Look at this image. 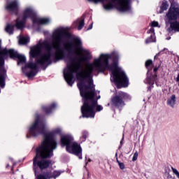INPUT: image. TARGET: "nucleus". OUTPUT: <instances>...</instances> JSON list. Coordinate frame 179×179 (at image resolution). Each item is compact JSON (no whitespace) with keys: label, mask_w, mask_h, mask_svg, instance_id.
<instances>
[{"label":"nucleus","mask_w":179,"mask_h":179,"mask_svg":"<svg viewBox=\"0 0 179 179\" xmlns=\"http://www.w3.org/2000/svg\"><path fill=\"white\" fill-rule=\"evenodd\" d=\"M115 157H116V159H118V152L115 153Z\"/></svg>","instance_id":"a18cd8bd"},{"label":"nucleus","mask_w":179,"mask_h":179,"mask_svg":"<svg viewBox=\"0 0 179 179\" xmlns=\"http://www.w3.org/2000/svg\"><path fill=\"white\" fill-rule=\"evenodd\" d=\"M169 1H170L171 3V2H174V0H169Z\"/></svg>","instance_id":"8fccbe9b"},{"label":"nucleus","mask_w":179,"mask_h":179,"mask_svg":"<svg viewBox=\"0 0 179 179\" xmlns=\"http://www.w3.org/2000/svg\"><path fill=\"white\" fill-rule=\"evenodd\" d=\"M15 24H12L10 23H8L5 27V31L9 36H12L15 33Z\"/></svg>","instance_id":"a211bd4d"},{"label":"nucleus","mask_w":179,"mask_h":179,"mask_svg":"<svg viewBox=\"0 0 179 179\" xmlns=\"http://www.w3.org/2000/svg\"><path fill=\"white\" fill-rule=\"evenodd\" d=\"M169 9V2L166 0H163L162 5L160 6L161 12L160 13H162V12H164V10H167Z\"/></svg>","instance_id":"4be33fe9"},{"label":"nucleus","mask_w":179,"mask_h":179,"mask_svg":"<svg viewBox=\"0 0 179 179\" xmlns=\"http://www.w3.org/2000/svg\"><path fill=\"white\" fill-rule=\"evenodd\" d=\"M27 22L23 17L20 20V18L17 17L15 20L14 26L16 27L17 30H23L24 27H26V22Z\"/></svg>","instance_id":"2eb2a0df"},{"label":"nucleus","mask_w":179,"mask_h":179,"mask_svg":"<svg viewBox=\"0 0 179 179\" xmlns=\"http://www.w3.org/2000/svg\"><path fill=\"white\" fill-rule=\"evenodd\" d=\"M8 55H0V66H3L5 65V59L3 57H6Z\"/></svg>","instance_id":"bb28decb"},{"label":"nucleus","mask_w":179,"mask_h":179,"mask_svg":"<svg viewBox=\"0 0 179 179\" xmlns=\"http://www.w3.org/2000/svg\"><path fill=\"white\" fill-rule=\"evenodd\" d=\"M119 166L121 170H124V169H125V164H124V163L122 162H119Z\"/></svg>","instance_id":"c9c22d12"},{"label":"nucleus","mask_w":179,"mask_h":179,"mask_svg":"<svg viewBox=\"0 0 179 179\" xmlns=\"http://www.w3.org/2000/svg\"><path fill=\"white\" fill-rule=\"evenodd\" d=\"M167 170H168V171H167ZM169 171H170V168H166V173H167V178L171 179V178H173V176H171V175H170V173H169Z\"/></svg>","instance_id":"473e14b6"},{"label":"nucleus","mask_w":179,"mask_h":179,"mask_svg":"<svg viewBox=\"0 0 179 179\" xmlns=\"http://www.w3.org/2000/svg\"><path fill=\"white\" fill-rule=\"evenodd\" d=\"M170 38H171V37H169V38H167V40H170Z\"/></svg>","instance_id":"603ef678"},{"label":"nucleus","mask_w":179,"mask_h":179,"mask_svg":"<svg viewBox=\"0 0 179 179\" xmlns=\"http://www.w3.org/2000/svg\"><path fill=\"white\" fill-rule=\"evenodd\" d=\"M147 33L148 34H151L150 37H148L145 40V44H149L150 43H155L156 42V36H155V28L151 27Z\"/></svg>","instance_id":"f3484780"},{"label":"nucleus","mask_w":179,"mask_h":179,"mask_svg":"<svg viewBox=\"0 0 179 179\" xmlns=\"http://www.w3.org/2000/svg\"><path fill=\"white\" fill-rule=\"evenodd\" d=\"M131 99V96L126 92L120 91L111 99V103L113 107L118 108L120 111L125 106V100Z\"/></svg>","instance_id":"9d476101"},{"label":"nucleus","mask_w":179,"mask_h":179,"mask_svg":"<svg viewBox=\"0 0 179 179\" xmlns=\"http://www.w3.org/2000/svg\"><path fill=\"white\" fill-rule=\"evenodd\" d=\"M153 65V61L152 59H148L145 62V68L148 69V71H150L152 69H149L150 66H152Z\"/></svg>","instance_id":"393cba45"},{"label":"nucleus","mask_w":179,"mask_h":179,"mask_svg":"<svg viewBox=\"0 0 179 179\" xmlns=\"http://www.w3.org/2000/svg\"><path fill=\"white\" fill-rule=\"evenodd\" d=\"M113 3H116L117 10L119 12H128L131 10L129 0H111Z\"/></svg>","instance_id":"f8f14e48"},{"label":"nucleus","mask_w":179,"mask_h":179,"mask_svg":"<svg viewBox=\"0 0 179 179\" xmlns=\"http://www.w3.org/2000/svg\"><path fill=\"white\" fill-rule=\"evenodd\" d=\"M8 167H9V164H8L6 165V169H8Z\"/></svg>","instance_id":"de8ad7c7"},{"label":"nucleus","mask_w":179,"mask_h":179,"mask_svg":"<svg viewBox=\"0 0 179 179\" xmlns=\"http://www.w3.org/2000/svg\"><path fill=\"white\" fill-rule=\"evenodd\" d=\"M80 38L71 34L66 28H57L53 31L50 41L39 40L36 45H82Z\"/></svg>","instance_id":"20e7f679"},{"label":"nucleus","mask_w":179,"mask_h":179,"mask_svg":"<svg viewBox=\"0 0 179 179\" xmlns=\"http://www.w3.org/2000/svg\"><path fill=\"white\" fill-rule=\"evenodd\" d=\"M160 55V52H159L158 54H157L155 56V59H157V58H159V56Z\"/></svg>","instance_id":"79ce46f5"},{"label":"nucleus","mask_w":179,"mask_h":179,"mask_svg":"<svg viewBox=\"0 0 179 179\" xmlns=\"http://www.w3.org/2000/svg\"><path fill=\"white\" fill-rule=\"evenodd\" d=\"M43 174L46 179L53 178L52 173L51 171L45 172Z\"/></svg>","instance_id":"c85d7f7f"},{"label":"nucleus","mask_w":179,"mask_h":179,"mask_svg":"<svg viewBox=\"0 0 179 179\" xmlns=\"http://www.w3.org/2000/svg\"><path fill=\"white\" fill-rule=\"evenodd\" d=\"M53 178L55 179L57 177H59L61 176V172L59 171H55L52 173Z\"/></svg>","instance_id":"c756f323"},{"label":"nucleus","mask_w":179,"mask_h":179,"mask_svg":"<svg viewBox=\"0 0 179 179\" xmlns=\"http://www.w3.org/2000/svg\"><path fill=\"white\" fill-rule=\"evenodd\" d=\"M117 59V57H115V59Z\"/></svg>","instance_id":"864d4df0"},{"label":"nucleus","mask_w":179,"mask_h":179,"mask_svg":"<svg viewBox=\"0 0 179 179\" xmlns=\"http://www.w3.org/2000/svg\"><path fill=\"white\" fill-rule=\"evenodd\" d=\"M41 52H43L42 45L31 46L30 48L29 55L31 58H36V57H38Z\"/></svg>","instance_id":"4468645a"},{"label":"nucleus","mask_w":179,"mask_h":179,"mask_svg":"<svg viewBox=\"0 0 179 179\" xmlns=\"http://www.w3.org/2000/svg\"><path fill=\"white\" fill-rule=\"evenodd\" d=\"M166 23L170 24V27L168 28L167 31L169 33H179V22L177 21L179 19V4L176 1H172L170 8L166 13Z\"/></svg>","instance_id":"423d86ee"},{"label":"nucleus","mask_w":179,"mask_h":179,"mask_svg":"<svg viewBox=\"0 0 179 179\" xmlns=\"http://www.w3.org/2000/svg\"><path fill=\"white\" fill-rule=\"evenodd\" d=\"M2 44V40L0 39V45Z\"/></svg>","instance_id":"09e8293b"},{"label":"nucleus","mask_w":179,"mask_h":179,"mask_svg":"<svg viewBox=\"0 0 179 179\" xmlns=\"http://www.w3.org/2000/svg\"><path fill=\"white\" fill-rule=\"evenodd\" d=\"M36 176V179H47L45 176L43 174L35 175Z\"/></svg>","instance_id":"2f4dec72"},{"label":"nucleus","mask_w":179,"mask_h":179,"mask_svg":"<svg viewBox=\"0 0 179 179\" xmlns=\"http://www.w3.org/2000/svg\"><path fill=\"white\" fill-rule=\"evenodd\" d=\"M56 47H59V48L63 50L70 48L73 50L71 52H69L68 50H65L64 57L62 58L64 59V58L67 57L70 62L67 64L66 71H64V79L69 86H73V83H75V76H73V73H76L77 80H79L77 86L78 89L82 90L83 87H88L85 80L91 79L93 72H104L108 68V59L111 58V55L101 54L99 58L94 60V63L87 64L86 69L84 70L82 63L92 58V55L89 52H85L87 56L82 57L83 54L82 46L56 45ZM79 57H82L79 58Z\"/></svg>","instance_id":"f257e3e1"},{"label":"nucleus","mask_w":179,"mask_h":179,"mask_svg":"<svg viewBox=\"0 0 179 179\" xmlns=\"http://www.w3.org/2000/svg\"><path fill=\"white\" fill-rule=\"evenodd\" d=\"M57 108V103H53L50 106H43L42 109L45 113V114H50L52 110H55Z\"/></svg>","instance_id":"6ab92c4d"},{"label":"nucleus","mask_w":179,"mask_h":179,"mask_svg":"<svg viewBox=\"0 0 179 179\" xmlns=\"http://www.w3.org/2000/svg\"><path fill=\"white\" fill-rule=\"evenodd\" d=\"M61 131H62L61 129L57 128V129L53 130V134H61Z\"/></svg>","instance_id":"e433bc0d"},{"label":"nucleus","mask_w":179,"mask_h":179,"mask_svg":"<svg viewBox=\"0 0 179 179\" xmlns=\"http://www.w3.org/2000/svg\"><path fill=\"white\" fill-rule=\"evenodd\" d=\"M0 55H10V58H17L18 59V64H24L26 62V57L20 55L17 53V52L13 50H0Z\"/></svg>","instance_id":"9b49d317"},{"label":"nucleus","mask_w":179,"mask_h":179,"mask_svg":"<svg viewBox=\"0 0 179 179\" xmlns=\"http://www.w3.org/2000/svg\"><path fill=\"white\" fill-rule=\"evenodd\" d=\"M87 87H83L82 90L79 89L80 94L83 100L81 113L83 118H94L96 111L103 110V106L97 105V99H94L96 93L94 92V85H93L92 80L88 81ZM94 108H96V111Z\"/></svg>","instance_id":"7ed1b4c3"},{"label":"nucleus","mask_w":179,"mask_h":179,"mask_svg":"<svg viewBox=\"0 0 179 179\" xmlns=\"http://www.w3.org/2000/svg\"><path fill=\"white\" fill-rule=\"evenodd\" d=\"M147 82H148V85H152V78H150V77H148Z\"/></svg>","instance_id":"58836bf2"},{"label":"nucleus","mask_w":179,"mask_h":179,"mask_svg":"<svg viewBox=\"0 0 179 179\" xmlns=\"http://www.w3.org/2000/svg\"><path fill=\"white\" fill-rule=\"evenodd\" d=\"M116 161H117V163H118V164H120V163H121L120 162H119L118 158H116Z\"/></svg>","instance_id":"49530a36"},{"label":"nucleus","mask_w":179,"mask_h":179,"mask_svg":"<svg viewBox=\"0 0 179 179\" xmlns=\"http://www.w3.org/2000/svg\"><path fill=\"white\" fill-rule=\"evenodd\" d=\"M171 169H172L173 173L175 174V176H176L177 178L179 179L178 171L176 169L173 168V166L171 167Z\"/></svg>","instance_id":"7c9ffc66"},{"label":"nucleus","mask_w":179,"mask_h":179,"mask_svg":"<svg viewBox=\"0 0 179 179\" xmlns=\"http://www.w3.org/2000/svg\"><path fill=\"white\" fill-rule=\"evenodd\" d=\"M37 70H31V71L27 73V76L28 78H34V76L37 75Z\"/></svg>","instance_id":"b1692460"},{"label":"nucleus","mask_w":179,"mask_h":179,"mask_svg":"<svg viewBox=\"0 0 179 179\" xmlns=\"http://www.w3.org/2000/svg\"><path fill=\"white\" fill-rule=\"evenodd\" d=\"M88 162H92V159H89Z\"/></svg>","instance_id":"6e6d98bb"},{"label":"nucleus","mask_w":179,"mask_h":179,"mask_svg":"<svg viewBox=\"0 0 179 179\" xmlns=\"http://www.w3.org/2000/svg\"><path fill=\"white\" fill-rule=\"evenodd\" d=\"M30 43V38L28 36H20L19 38V44L21 45H27Z\"/></svg>","instance_id":"aec40b11"},{"label":"nucleus","mask_w":179,"mask_h":179,"mask_svg":"<svg viewBox=\"0 0 179 179\" xmlns=\"http://www.w3.org/2000/svg\"><path fill=\"white\" fill-rule=\"evenodd\" d=\"M176 95H172L170 99L167 100V104L168 106H170V107H172V108H174V106H176Z\"/></svg>","instance_id":"412c9836"},{"label":"nucleus","mask_w":179,"mask_h":179,"mask_svg":"<svg viewBox=\"0 0 179 179\" xmlns=\"http://www.w3.org/2000/svg\"><path fill=\"white\" fill-rule=\"evenodd\" d=\"M120 144L122 145V141H120Z\"/></svg>","instance_id":"5fc2aeb1"},{"label":"nucleus","mask_w":179,"mask_h":179,"mask_svg":"<svg viewBox=\"0 0 179 179\" xmlns=\"http://www.w3.org/2000/svg\"><path fill=\"white\" fill-rule=\"evenodd\" d=\"M27 138H29V135H27Z\"/></svg>","instance_id":"4d7b16f0"},{"label":"nucleus","mask_w":179,"mask_h":179,"mask_svg":"<svg viewBox=\"0 0 179 179\" xmlns=\"http://www.w3.org/2000/svg\"><path fill=\"white\" fill-rule=\"evenodd\" d=\"M113 68L112 73L113 76L114 82L117 87V89H121V87H128L129 85V79L125 71H122L121 67L118 66L117 62H114L112 64Z\"/></svg>","instance_id":"6e6552de"},{"label":"nucleus","mask_w":179,"mask_h":179,"mask_svg":"<svg viewBox=\"0 0 179 179\" xmlns=\"http://www.w3.org/2000/svg\"><path fill=\"white\" fill-rule=\"evenodd\" d=\"M138 160V152H136L134 154L133 158H132V162H136Z\"/></svg>","instance_id":"72a5a7b5"},{"label":"nucleus","mask_w":179,"mask_h":179,"mask_svg":"<svg viewBox=\"0 0 179 179\" xmlns=\"http://www.w3.org/2000/svg\"><path fill=\"white\" fill-rule=\"evenodd\" d=\"M103 8L106 10H111V9L114 8V4H113L112 3L103 4Z\"/></svg>","instance_id":"5701e85b"},{"label":"nucleus","mask_w":179,"mask_h":179,"mask_svg":"<svg viewBox=\"0 0 179 179\" xmlns=\"http://www.w3.org/2000/svg\"><path fill=\"white\" fill-rule=\"evenodd\" d=\"M151 26L152 27H157V26H159V22H156V21H153L152 23H151Z\"/></svg>","instance_id":"f704fd0d"},{"label":"nucleus","mask_w":179,"mask_h":179,"mask_svg":"<svg viewBox=\"0 0 179 179\" xmlns=\"http://www.w3.org/2000/svg\"><path fill=\"white\" fill-rule=\"evenodd\" d=\"M100 97H101V96H99L97 97V99L99 100V99H100Z\"/></svg>","instance_id":"3c124183"},{"label":"nucleus","mask_w":179,"mask_h":179,"mask_svg":"<svg viewBox=\"0 0 179 179\" xmlns=\"http://www.w3.org/2000/svg\"><path fill=\"white\" fill-rule=\"evenodd\" d=\"M153 71L155 73H156V72H157V71H159V68L155 67Z\"/></svg>","instance_id":"37998d69"},{"label":"nucleus","mask_w":179,"mask_h":179,"mask_svg":"<svg viewBox=\"0 0 179 179\" xmlns=\"http://www.w3.org/2000/svg\"><path fill=\"white\" fill-rule=\"evenodd\" d=\"M24 20L31 19L33 24H48L50 20L48 18H38L36 11L30 7L25 8L22 13Z\"/></svg>","instance_id":"1a4fd4ad"},{"label":"nucleus","mask_w":179,"mask_h":179,"mask_svg":"<svg viewBox=\"0 0 179 179\" xmlns=\"http://www.w3.org/2000/svg\"><path fill=\"white\" fill-rule=\"evenodd\" d=\"M60 142L62 146H66V150L69 153L78 156V159H82V148L78 143L74 141L73 136L71 134L61 136Z\"/></svg>","instance_id":"0eeeda50"},{"label":"nucleus","mask_w":179,"mask_h":179,"mask_svg":"<svg viewBox=\"0 0 179 179\" xmlns=\"http://www.w3.org/2000/svg\"><path fill=\"white\" fill-rule=\"evenodd\" d=\"M93 29V24H91L89 25V27L87 28V30H92Z\"/></svg>","instance_id":"a19ab883"},{"label":"nucleus","mask_w":179,"mask_h":179,"mask_svg":"<svg viewBox=\"0 0 179 179\" xmlns=\"http://www.w3.org/2000/svg\"><path fill=\"white\" fill-rule=\"evenodd\" d=\"M59 47L61 46L45 45V48L47 52L39 58H36V63H27L25 65V68L37 71V65H41V66H44V65L48 66V65H51L52 64V60L51 59L52 55L55 57V62H58V61H61V59L65 57V51H66V50H68L69 52H72L73 51L71 48H65V49H62Z\"/></svg>","instance_id":"39448f33"},{"label":"nucleus","mask_w":179,"mask_h":179,"mask_svg":"<svg viewBox=\"0 0 179 179\" xmlns=\"http://www.w3.org/2000/svg\"><path fill=\"white\" fill-rule=\"evenodd\" d=\"M152 79L153 80H157V74L155 73V75L152 76Z\"/></svg>","instance_id":"ea45409f"},{"label":"nucleus","mask_w":179,"mask_h":179,"mask_svg":"<svg viewBox=\"0 0 179 179\" xmlns=\"http://www.w3.org/2000/svg\"><path fill=\"white\" fill-rule=\"evenodd\" d=\"M29 134L32 136H38V135H44L45 136L41 145L36 149V155L33 159V170L35 176H37L38 169L45 170L51 166L52 161L47 159H50L54 156V150L57 149V141L54 138L52 133L47 134L45 123L40 120L38 116L29 128Z\"/></svg>","instance_id":"f03ea898"},{"label":"nucleus","mask_w":179,"mask_h":179,"mask_svg":"<svg viewBox=\"0 0 179 179\" xmlns=\"http://www.w3.org/2000/svg\"><path fill=\"white\" fill-rule=\"evenodd\" d=\"M176 82H179V73L178 74V76L176 78Z\"/></svg>","instance_id":"c03bdc74"},{"label":"nucleus","mask_w":179,"mask_h":179,"mask_svg":"<svg viewBox=\"0 0 179 179\" xmlns=\"http://www.w3.org/2000/svg\"><path fill=\"white\" fill-rule=\"evenodd\" d=\"M0 92H1V90H0Z\"/></svg>","instance_id":"13d9d810"},{"label":"nucleus","mask_w":179,"mask_h":179,"mask_svg":"<svg viewBox=\"0 0 179 179\" xmlns=\"http://www.w3.org/2000/svg\"><path fill=\"white\" fill-rule=\"evenodd\" d=\"M88 135L89 133L87 131H83L82 132L81 139H83V142H85L86 141V138H87Z\"/></svg>","instance_id":"cd10ccee"},{"label":"nucleus","mask_w":179,"mask_h":179,"mask_svg":"<svg viewBox=\"0 0 179 179\" xmlns=\"http://www.w3.org/2000/svg\"><path fill=\"white\" fill-rule=\"evenodd\" d=\"M5 9L7 12L14 13L15 16H17V13L19 12V2L17 0H13L12 1H7Z\"/></svg>","instance_id":"ddd939ff"},{"label":"nucleus","mask_w":179,"mask_h":179,"mask_svg":"<svg viewBox=\"0 0 179 179\" xmlns=\"http://www.w3.org/2000/svg\"><path fill=\"white\" fill-rule=\"evenodd\" d=\"M91 2H94V3H99V2H104V0H88Z\"/></svg>","instance_id":"4c0bfd02"},{"label":"nucleus","mask_w":179,"mask_h":179,"mask_svg":"<svg viewBox=\"0 0 179 179\" xmlns=\"http://www.w3.org/2000/svg\"><path fill=\"white\" fill-rule=\"evenodd\" d=\"M8 78L6 74V69L0 67V86L3 89L5 87V80Z\"/></svg>","instance_id":"dca6fc26"},{"label":"nucleus","mask_w":179,"mask_h":179,"mask_svg":"<svg viewBox=\"0 0 179 179\" xmlns=\"http://www.w3.org/2000/svg\"><path fill=\"white\" fill-rule=\"evenodd\" d=\"M85 26V19L81 20L78 24V30H82Z\"/></svg>","instance_id":"a878e982"}]
</instances>
